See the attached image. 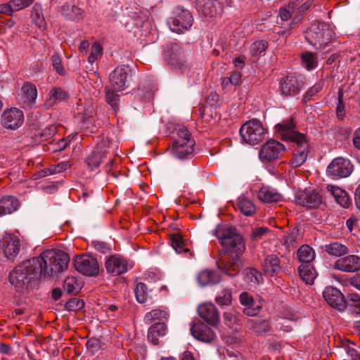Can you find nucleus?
<instances>
[{
	"label": "nucleus",
	"mask_w": 360,
	"mask_h": 360,
	"mask_svg": "<svg viewBox=\"0 0 360 360\" xmlns=\"http://www.w3.org/2000/svg\"><path fill=\"white\" fill-rule=\"evenodd\" d=\"M38 257L25 260L9 274L10 282L20 290L37 288L44 276Z\"/></svg>",
	"instance_id": "obj_2"
},
{
	"label": "nucleus",
	"mask_w": 360,
	"mask_h": 360,
	"mask_svg": "<svg viewBox=\"0 0 360 360\" xmlns=\"http://www.w3.org/2000/svg\"><path fill=\"white\" fill-rule=\"evenodd\" d=\"M249 328L257 335H264L269 330L268 321L263 319H256L248 321Z\"/></svg>",
	"instance_id": "obj_37"
},
{
	"label": "nucleus",
	"mask_w": 360,
	"mask_h": 360,
	"mask_svg": "<svg viewBox=\"0 0 360 360\" xmlns=\"http://www.w3.org/2000/svg\"><path fill=\"white\" fill-rule=\"evenodd\" d=\"M59 127L54 124L43 129H39L35 132V136L39 138L41 141H46L57 133Z\"/></svg>",
	"instance_id": "obj_43"
},
{
	"label": "nucleus",
	"mask_w": 360,
	"mask_h": 360,
	"mask_svg": "<svg viewBox=\"0 0 360 360\" xmlns=\"http://www.w3.org/2000/svg\"><path fill=\"white\" fill-rule=\"evenodd\" d=\"M315 251L308 245H301L297 250V257L301 264H310L315 259Z\"/></svg>",
	"instance_id": "obj_35"
},
{
	"label": "nucleus",
	"mask_w": 360,
	"mask_h": 360,
	"mask_svg": "<svg viewBox=\"0 0 360 360\" xmlns=\"http://www.w3.org/2000/svg\"><path fill=\"white\" fill-rule=\"evenodd\" d=\"M117 148L116 143L108 138L99 141L92 152L86 157V162L91 169L98 167L107 155H112L115 149Z\"/></svg>",
	"instance_id": "obj_8"
},
{
	"label": "nucleus",
	"mask_w": 360,
	"mask_h": 360,
	"mask_svg": "<svg viewBox=\"0 0 360 360\" xmlns=\"http://www.w3.org/2000/svg\"><path fill=\"white\" fill-rule=\"evenodd\" d=\"M193 22L191 13L183 6H176L173 11V16L168 20L170 30L176 33H182L189 30Z\"/></svg>",
	"instance_id": "obj_9"
},
{
	"label": "nucleus",
	"mask_w": 360,
	"mask_h": 360,
	"mask_svg": "<svg viewBox=\"0 0 360 360\" xmlns=\"http://www.w3.org/2000/svg\"><path fill=\"white\" fill-rule=\"evenodd\" d=\"M9 1L13 12L22 10L33 3V0H10Z\"/></svg>",
	"instance_id": "obj_55"
},
{
	"label": "nucleus",
	"mask_w": 360,
	"mask_h": 360,
	"mask_svg": "<svg viewBox=\"0 0 360 360\" xmlns=\"http://www.w3.org/2000/svg\"><path fill=\"white\" fill-rule=\"evenodd\" d=\"M333 268L345 273H356L360 271V257L356 255H343L335 262Z\"/></svg>",
	"instance_id": "obj_16"
},
{
	"label": "nucleus",
	"mask_w": 360,
	"mask_h": 360,
	"mask_svg": "<svg viewBox=\"0 0 360 360\" xmlns=\"http://www.w3.org/2000/svg\"><path fill=\"white\" fill-rule=\"evenodd\" d=\"M302 1L303 0H300V4L295 8L298 15H302L308 11L313 6L314 0H307L304 3Z\"/></svg>",
	"instance_id": "obj_60"
},
{
	"label": "nucleus",
	"mask_w": 360,
	"mask_h": 360,
	"mask_svg": "<svg viewBox=\"0 0 360 360\" xmlns=\"http://www.w3.org/2000/svg\"><path fill=\"white\" fill-rule=\"evenodd\" d=\"M241 83V74L239 72H233L229 77H224L221 81L223 88H226L229 85L237 86Z\"/></svg>",
	"instance_id": "obj_46"
},
{
	"label": "nucleus",
	"mask_w": 360,
	"mask_h": 360,
	"mask_svg": "<svg viewBox=\"0 0 360 360\" xmlns=\"http://www.w3.org/2000/svg\"><path fill=\"white\" fill-rule=\"evenodd\" d=\"M167 326L163 322H158L152 325L148 332V339L153 345L159 344V338L166 335Z\"/></svg>",
	"instance_id": "obj_31"
},
{
	"label": "nucleus",
	"mask_w": 360,
	"mask_h": 360,
	"mask_svg": "<svg viewBox=\"0 0 360 360\" xmlns=\"http://www.w3.org/2000/svg\"><path fill=\"white\" fill-rule=\"evenodd\" d=\"M84 303L78 298H72L65 304V309L68 311H77L84 307Z\"/></svg>",
	"instance_id": "obj_54"
},
{
	"label": "nucleus",
	"mask_w": 360,
	"mask_h": 360,
	"mask_svg": "<svg viewBox=\"0 0 360 360\" xmlns=\"http://www.w3.org/2000/svg\"><path fill=\"white\" fill-rule=\"evenodd\" d=\"M70 167V165L67 162H62L58 163L57 165L51 167V171H49L50 174L60 173L63 171L66 170Z\"/></svg>",
	"instance_id": "obj_63"
},
{
	"label": "nucleus",
	"mask_w": 360,
	"mask_h": 360,
	"mask_svg": "<svg viewBox=\"0 0 360 360\" xmlns=\"http://www.w3.org/2000/svg\"><path fill=\"white\" fill-rule=\"evenodd\" d=\"M105 268L109 274L117 276L128 271V263L125 258L112 255L106 260Z\"/></svg>",
	"instance_id": "obj_23"
},
{
	"label": "nucleus",
	"mask_w": 360,
	"mask_h": 360,
	"mask_svg": "<svg viewBox=\"0 0 360 360\" xmlns=\"http://www.w3.org/2000/svg\"><path fill=\"white\" fill-rule=\"evenodd\" d=\"M323 297L331 307L340 311L346 309V298L338 288L330 285L326 287L323 291Z\"/></svg>",
	"instance_id": "obj_15"
},
{
	"label": "nucleus",
	"mask_w": 360,
	"mask_h": 360,
	"mask_svg": "<svg viewBox=\"0 0 360 360\" xmlns=\"http://www.w3.org/2000/svg\"><path fill=\"white\" fill-rule=\"evenodd\" d=\"M134 293L136 300L139 303H145L148 297V291L146 285L142 282L136 284V288L134 289Z\"/></svg>",
	"instance_id": "obj_45"
},
{
	"label": "nucleus",
	"mask_w": 360,
	"mask_h": 360,
	"mask_svg": "<svg viewBox=\"0 0 360 360\" xmlns=\"http://www.w3.org/2000/svg\"><path fill=\"white\" fill-rule=\"evenodd\" d=\"M103 54V47L98 42L92 44L91 47V53L88 57V61L90 63H94L96 60L101 57Z\"/></svg>",
	"instance_id": "obj_50"
},
{
	"label": "nucleus",
	"mask_w": 360,
	"mask_h": 360,
	"mask_svg": "<svg viewBox=\"0 0 360 360\" xmlns=\"http://www.w3.org/2000/svg\"><path fill=\"white\" fill-rule=\"evenodd\" d=\"M283 238L284 242L288 246H293L297 243V230H291Z\"/></svg>",
	"instance_id": "obj_58"
},
{
	"label": "nucleus",
	"mask_w": 360,
	"mask_h": 360,
	"mask_svg": "<svg viewBox=\"0 0 360 360\" xmlns=\"http://www.w3.org/2000/svg\"><path fill=\"white\" fill-rule=\"evenodd\" d=\"M127 68L121 65L117 66L110 75L111 86L115 91L124 90L127 86Z\"/></svg>",
	"instance_id": "obj_22"
},
{
	"label": "nucleus",
	"mask_w": 360,
	"mask_h": 360,
	"mask_svg": "<svg viewBox=\"0 0 360 360\" xmlns=\"http://www.w3.org/2000/svg\"><path fill=\"white\" fill-rule=\"evenodd\" d=\"M267 133L262 122L256 119L245 122L240 128L239 134L243 143L255 146L262 142Z\"/></svg>",
	"instance_id": "obj_7"
},
{
	"label": "nucleus",
	"mask_w": 360,
	"mask_h": 360,
	"mask_svg": "<svg viewBox=\"0 0 360 360\" xmlns=\"http://www.w3.org/2000/svg\"><path fill=\"white\" fill-rule=\"evenodd\" d=\"M21 90L24 95L25 102L31 103L37 98V91L34 84L28 82H25Z\"/></svg>",
	"instance_id": "obj_42"
},
{
	"label": "nucleus",
	"mask_w": 360,
	"mask_h": 360,
	"mask_svg": "<svg viewBox=\"0 0 360 360\" xmlns=\"http://www.w3.org/2000/svg\"><path fill=\"white\" fill-rule=\"evenodd\" d=\"M240 302L242 305L246 307L249 305H253L255 302L251 295L247 292H243L240 295Z\"/></svg>",
	"instance_id": "obj_61"
},
{
	"label": "nucleus",
	"mask_w": 360,
	"mask_h": 360,
	"mask_svg": "<svg viewBox=\"0 0 360 360\" xmlns=\"http://www.w3.org/2000/svg\"><path fill=\"white\" fill-rule=\"evenodd\" d=\"M52 65L53 69L60 75L65 74V70L61 65V60L58 53H54L51 56Z\"/></svg>",
	"instance_id": "obj_57"
},
{
	"label": "nucleus",
	"mask_w": 360,
	"mask_h": 360,
	"mask_svg": "<svg viewBox=\"0 0 360 360\" xmlns=\"http://www.w3.org/2000/svg\"><path fill=\"white\" fill-rule=\"evenodd\" d=\"M165 56L168 63L174 69L185 72L188 70V64L183 49L176 44H172L165 50Z\"/></svg>",
	"instance_id": "obj_12"
},
{
	"label": "nucleus",
	"mask_w": 360,
	"mask_h": 360,
	"mask_svg": "<svg viewBox=\"0 0 360 360\" xmlns=\"http://www.w3.org/2000/svg\"><path fill=\"white\" fill-rule=\"evenodd\" d=\"M190 330L193 338L203 342H210L216 338L214 330L200 321L192 322Z\"/></svg>",
	"instance_id": "obj_19"
},
{
	"label": "nucleus",
	"mask_w": 360,
	"mask_h": 360,
	"mask_svg": "<svg viewBox=\"0 0 360 360\" xmlns=\"http://www.w3.org/2000/svg\"><path fill=\"white\" fill-rule=\"evenodd\" d=\"M257 197L260 201L265 203L276 202L282 199V195L280 193L268 186H263L260 188Z\"/></svg>",
	"instance_id": "obj_27"
},
{
	"label": "nucleus",
	"mask_w": 360,
	"mask_h": 360,
	"mask_svg": "<svg viewBox=\"0 0 360 360\" xmlns=\"http://www.w3.org/2000/svg\"><path fill=\"white\" fill-rule=\"evenodd\" d=\"M169 318V313L160 309H153L146 314L144 321L147 324H150L155 321L167 320Z\"/></svg>",
	"instance_id": "obj_39"
},
{
	"label": "nucleus",
	"mask_w": 360,
	"mask_h": 360,
	"mask_svg": "<svg viewBox=\"0 0 360 360\" xmlns=\"http://www.w3.org/2000/svg\"><path fill=\"white\" fill-rule=\"evenodd\" d=\"M63 288L68 293H76L79 291L81 284L74 276H69L63 282Z\"/></svg>",
	"instance_id": "obj_44"
},
{
	"label": "nucleus",
	"mask_w": 360,
	"mask_h": 360,
	"mask_svg": "<svg viewBox=\"0 0 360 360\" xmlns=\"http://www.w3.org/2000/svg\"><path fill=\"white\" fill-rule=\"evenodd\" d=\"M335 139L338 140L345 139L347 136V131L340 127L335 128L331 130Z\"/></svg>",
	"instance_id": "obj_62"
},
{
	"label": "nucleus",
	"mask_w": 360,
	"mask_h": 360,
	"mask_svg": "<svg viewBox=\"0 0 360 360\" xmlns=\"http://www.w3.org/2000/svg\"><path fill=\"white\" fill-rule=\"evenodd\" d=\"M335 33L327 23L316 22L305 32V39L316 49H323L333 40Z\"/></svg>",
	"instance_id": "obj_5"
},
{
	"label": "nucleus",
	"mask_w": 360,
	"mask_h": 360,
	"mask_svg": "<svg viewBox=\"0 0 360 360\" xmlns=\"http://www.w3.org/2000/svg\"><path fill=\"white\" fill-rule=\"evenodd\" d=\"M20 250V241L16 236L6 234L0 239V255L8 261L13 262Z\"/></svg>",
	"instance_id": "obj_13"
},
{
	"label": "nucleus",
	"mask_w": 360,
	"mask_h": 360,
	"mask_svg": "<svg viewBox=\"0 0 360 360\" xmlns=\"http://www.w3.org/2000/svg\"><path fill=\"white\" fill-rule=\"evenodd\" d=\"M60 13L65 20L73 22L82 20L85 15V13L82 8L76 6H71L68 3L61 7Z\"/></svg>",
	"instance_id": "obj_26"
},
{
	"label": "nucleus",
	"mask_w": 360,
	"mask_h": 360,
	"mask_svg": "<svg viewBox=\"0 0 360 360\" xmlns=\"http://www.w3.org/2000/svg\"><path fill=\"white\" fill-rule=\"evenodd\" d=\"M352 143L354 147L360 150V127L357 128L354 131Z\"/></svg>",
	"instance_id": "obj_64"
},
{
	"label": "nucleus",
	"mask_w": 360,
	"mask_h": 360,
	"mask_svg": "<svg viewBox=\"0 0 360 360\" xmlns=\"http://www.w3.org/2000/svg\"><path fill=\"white\" fill-rule=\"evenodd\" d=\"M23 121L22 111L16 108L4 110L1 116V124L7 129H16L22 124Z\"/></svg>",
	"instance_id": "obj_18"
},
{
	"label": "nucleus",
	"mask_w": 360,
	"mask_h": 360,
	"mask_svg": "<svg viewBox=\"0 0 360 360\" xmlns=\"http://www.w3.org/2000/svg\"><path fill=\"white\" fill-rule=\"evenodd\" d=\"M195 141L184 127L176 129L172 146V153L178 159L191 158L194 152Z\"/></svg>",
	"instance_id": "obj_6"
},
{
	"label": "nucleus",
	"mask_w": 360,
	"mask_h": 360,
	"mask_svg": "<svg viewBox=\"0 0 360 360\" xmlns=\"http://www.w3.org/2000/svg\"><path fill=\"white\" fill-rule=\"evenodd\" d=\"M197 281L200 285L205 286L218 283L220 278L217 272L206 269L198 274Z\"/></svg>",
	"instance_id": "obj_33"
},
{
	"label": "nucleus",
	"mask_w": 360,
	"mask_h": 360,
	"mask_svg": "<svg viewBox=\"0 0 360 360\" xmlns=\"http://www.w3.org/2000/svg\"><path fill=\"white\" fill-rule=\"evenodd\" d=\"M327 190L335 198V201L342 207H349L351 202L347 193L339 187L328 185Z\"/></svg>",
	"instance_id": "obj_32"
},
{
	"label": "nucleus",
	"mask_w": 360,
	"mask_h": 360,
	"mask_svg": "<svg viewBox=\"0 0 360 360\" xmlns=\"http://www.w3.org/2000/svg\"><path fill=\"white\" fill-rule=\"evenodd\" d=\"M353 171V165L349 160L338 157L332 160L326 169V174L333 179L349 176Z\"/></svg>",
	"instance_id": "obj_11"
},
{
	"label": "nucleus",
	"mask_w": 360,
	"mask_h": 360,
	"mask_svg": "<svg viewBox=\"0 0 360 360\" xmlns=\"http://www.w3.org/2000/svg\"><path fill=\"white\" fill-rule=\"evenodd\" d=\"M217 0H196V8L205 16L213 18L220 13Z\"/></svg>",
	"instance_id": "obj_25"
},
{
	"label": "nucleus",
	"mask_w": 360,
	"mask_h": 360,
	"mask_svg": "<svg viewBox=\"0 0 360 360\" xmlns=\"http://www.w3.org/2000/svg\"><path fill=\"white\" fill-rule=\"evenodd\" d=\"M298 272L302 280L307 285L314 284V279L316 277V272L312 264H300L298 267Z\"/></svg>",
	"instance_id": "obj_34"
},
{
	"label": "nucleus",
	"mask_w": 360,
	"mask_h": 360,
	"mask_svg": "<svg viewBox=\"0 0 360 360\" xmlns=\"http://www.w3.org/2000/svg\"><path fill=\"white\" fill-rule=\"evenodd\" d=\"M324 250L328 255L335 257H342L348 253V248L338 242H333L324 246Z\"/></svg>",
	"instance_id": "obj_36"
},
{
	"label": "nucleus",
	"mask_w": 360,
	"mask_h": 360,
	"mask_svg": "<svg viewBox=\"0 0 360 360\" xmlns=\"http://www.w3.org/2000/svg\"><path fill=\"white\" fill-rule=\"evenodd\" d=\"M20 205L18 200L12 195H5L0 199V216L15 212Z\"/></svg>",
	"instance_id": "obj_29"
},
{
	"label": "nucleus",
	"mask_w": 360,
	"mask_h": 360,
	"mask_svg": "<svg viewBox=\"0 0 360 360\" xmlns=\"http://www.w3.org/2000/svg\"><path fill=\"white\" fill-rule=\"evenodd\" d=\"M336 117L339 120H343L346 115L345 103L343 101V94L342 91L338 93V102L335 108Z\"/></svg>",
	"instance_id": "obj_51"
},
{
	"label": "nucleus",
	"mask_w": 360,
	"mask_h": 360,
	"mask_svg": "<svg viewBox=\"0 0 360 360\" xmlns=\"http://www.w3.org/2000/svg\"><path fill=\"white\" fill-rule=\"evenodd\" d=\"M346 308L352 314H360V295L357 293H350L347 295Z\"/></svg>",
	"instance_id": "obj_41"
},
{
	"label": "nucleus",
	"mask_w": 360,
	"mask_h": 360,
	"mask_svg": "<svg viewBox=\"0 0 360 360\" xmlns=\"http://www.w3.org/2000/svg\"><path fill=\"white\" fill-rule=\"evenodd\" d=\"M324 80H319L313 86H311L304 94L303 100L304 102H307L312 99V97L316 95L319 92H320L323 86H324Z\"/></svg>",
	"instance_id": "obj_48"
},
{
	"label": "nucleus",
	"mask_w": 360,
	"mask_h": 360,
	"mask_svg": "<svg viewBox=\"0 0 360 360\" xmlns=\"http://www.w3.org/2000/svg\"><path fill=\"white\" fill-rule=\"evenodd\" d=\"M198 314L209 325L214 326L219 322V314L216 306L210 302H205L198 307Z\"/></svg>",
	"instance_id": "obj_20"
},
{
	"label": "nucleus",
	"mask_w": 360,
	"mask_h": 360,
	"mask_svg": "<svg viewBox=\"0 0 360 360\" xmlns=\"http://www.w3.org/2000/svg\"><path fill=\"white\" fill-rule=\"evenodd\" d=\"M226 254L218 262V267L230 276H235L240 271L243 263L240 257L245 250L243 237L233 226L218 225L214 231Z\"/></svg>",
	"instance_id": "obj_1"
},
{
	"label": "nucleus",
	"mask_w": 360,
	"mask_h": 360,
	"mask_svg": "<svg viewBox=\"0 0 360 360\" xmlns=\"http://www.w3.org/2000/svg\"><path fill=\"white\" fill-rule=\"evenodd\" d=\"M301 60L302 66L307 70H311L318 65V57L314 53L304 51L301 53Z\"/></svg>",
	"instance_id": "obj_38"
},
{
	"label": "nucleus",
	"mask_w": 360,
	"mask_h": 360,
	"mask_svg": "<svg viewBox=\"0 0 360 360\" xmlns=\"http://www.w3.org/2000/svg\"><path fill=\"white\" fill-rule=\"evenodd\" d=\"M267 46V41L264 40L255 41L250 46V53L252 57H257L265 51Z\"/></svg>",
	"instance_id": "obj_47"
},
{
	"label": "nucleus",
	"mask_w": 360,
	"mask_h": 360,
	"mask_svg": "<svg viewBox=\"0 0 360 360\" xmlns=\"http://www.w3.org/2000/svg\"><path fill=\"white\" fill-rule=\"evenodd\" d=\"M75 269L81 274L94 276L98 274L99 266L96 259L87 255H77L74 260Z\"/></svg>",
	"instance_id": "obj_14"
},
{
	"label": "nucleus",
	"mask_w": 360,
	"mask_h": 360,
	"mask_svg": "<svg viewBox=\"0 0 360 360\" xmlns=\"http://www.w3.org/2000/svg\"><path fill=\"white\" fill-rule=\"evenodd\" d=\"M295 124L292 118L283 120L276 126L277 131L283 140L292 141L297 145L290 162L292 167L297 168L306 161L309 150L304 134L295 131Z\"/></svg>",
	"instance_id": "obj_3"
},
{
	"label": "nucleus",
	"mask_w": 360,
	"mask_h": 360,
	"mask_svg": "<svg viewBox=\"0 0 360 360\" xmlns=\"http://www.w3.org/2000/svg\"><path fill=\"white\" fill-rule=\"evenodd\" d=\"M264 274L272 277L281 271V260L275 255H267L261 264Z\"/></svg>",
	"instance_id": "obj_24"
},
{
	"label": "nucleus",
	"mask_w": 360,
	"mask_h": 360,
	"mask_svg": "<svg viewBox=\"0 0 360 360\" xmlns=\"http://www.w3.org/2000/svg\"><path fill=\"white\" fill-rule=\"evenodd\" d=\"M261 309L262 305L254 303L253 305L246 306V307L243 309V313L247 316H254L259 314Z\"/></svg>",
	"instance_id": "obj_59"
},
{
	"label": "nucleus",
	"mask_w": 360,
	"mask_h": 360,
	"mask_svg": "<svg viewBox=\"0 0 360 360\" xmlns=\"http://www.w3.org/2000/svg\"><path fill=\"white\" fill-rule=\"evenodd\" d=\"M235 208L246 217H252L257 212L255 203L244 195H240L237 198Z\"/></svg>",
	"instance_id": "obj_28"
},
{
	"label": "nucleus",
	"mask_w": 360,
	"mask_h": 360,
	"mask_svg": "<svg viewBox=\"0 0 360 360\" xmlns=\"http://www.w3.org/2000/svg\"><path fill=\"white\" fill-rule=\"evenodd\" d=\"M49 100L53 103L64 100L68 97V94L60 87H55L49 92Z\"/></svg>",
	"instance_id": "obj_49"
},
{
	"label": "nucleus",
	"mask_w": 360,
	"mask_h": 360,
	"mask_svg": "<svg viewBox=\"0 0 360 360\" xmlns=\"http://www.w3.org/2000/svg\"><path fill=\"white\" fill-rule=\"evenodd\" d=\"M106 102L111 106L115 112L118 110L119 96L110 89L105 90Z\"/></svg>",
	"instance_id": "obj_53"
},
{
	"label": "nucleus",
	"mask_w": 360,
	"mask_h": 360,
	"mask_svg": "<svg viewBox=\"0 0 360 360\" xmlns=\"http://www.w3.org/2000/svg\"><path fill=\"white\" fill-rule=\"evenodd\" d=\"M169 240L172 247L176 253L183 254L187 257L192 256L191 251L187 247L186 243L182 239V237L179 233H173L169 236Z\"/></svg>",
	"instance_id": "obj_30"
},
{
	"label": "nucleus",
	"mask_w": 360,
	"mask_h": 360,
	"mask_svg": "<svg viewBox=\"0 0 360 360\" xmlns=\"http://www.w3.org/2000/svg\"><path fill=\"white\" fill-rule=\"evenodd\" d=\"M296 202L309 209L318 208L322 203L321 195L314 190L300 191L296 195Z\"/></svg>",
	"instance_id": "obj_17"
},
{
	"label": "nucleus",
	"mask_w": 360,
	"mask_h": 360,
	"mask_svg": "<svg viewBox=\"0 0 360 360\" xmlns=\"http://www.w3.org/2000/svg\"><path fill=\"white\" fill-rule=\"evenodd\" d=\"M248 280L255 284H258L262 281V274L255 269H250L246 273Z\"/></svg>",
	"instance_id": "obj_56"
},
{
	"label": "nucleus",
	"mask_w": 360,
	"mask_h": 360,
	"mask_svg": "<svg viewBox=\"0 0 360 360\" xmlns=\"http://www.w3.org/2000/svg\"><path fill=\"white\" fill-rule=\"evenodd\" d=\"M216 302L220 306H228L231 302V293L229 290L220 292L215 298Z\"/></svg>",
	"instance_id": "obj_52"
},
{
	"label": "nucleus",
	"mask_w": 360,
	"mask_h": 360,
	"mask_svg": "<svg viewBox=\"0 0 360 360\" xmlns=\"http://www.w3.org/2000/svg\"><path fill=\"white\" fill-rule=\"evenodd\" d=\"M285 146L275 139H269L262 145L259 159L263 163H269L281 158L285 152Z\"/></svg>",
	"instance_id": "obj_10"
},
{
	"label": "nucleus",
	"mask_w": 360,
	"mask_h": 360,
	"mask_svg": "<svg viewBox=\"0 0 360 360\" xmlns=\"http://www.w3.org/2000/svg\"><path fill=\"white\" fill-rule=\"evenodd\" d=\"M44 276L63 272L68 268L69 256L63 251L47 250L38 256Z\"/></svg>",
	"instance_id": "obj_4"
},
{
	"label": "nucleus",
	"mask_w": 360,
	"mask_h": 360,
	"mask_svg": "<svg viewBox=\"0 0 360 360\" xmlns=\"http://www.w3.org/2000/svg\"><path fill=\"white\" fill-rule=\"evenodd\" d=\"M300 4V0H290L288 4L279 10V15L283 21L289 20L296 7Z\"/></svg>",
	"instance_id": "obj_40"
},
{
	"label": "nucleus",
	"mask_w": 360,
	"mask_h": 360,
	"mask_svg": "<svg viewBox=\"0 0 360 360\" xmlns=\"http://www.w3.org/2000/svg\"><path fill=\"white\" fill-rule=\"evenodd\" d=\"M302 80L297 76L289 75L281 82V90L285 96H294L302 88Z\"/></svg>",
	"instance_id": "obj_21"
}]
</instances>
